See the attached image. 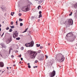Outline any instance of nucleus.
I'll return each mask as SVG.
<instances>
[{"instance_id": "29", "label": "nucleus", "mask_w": 77, "mask_h": 77, "mask_svg": "<svg viewBox=\"0 0 77 77\" xmlns=\"http://www.w3.org/2000/svg\"><path fill=\"white\" fill-rule=\"evenodd\" d=\"M28 67L29 68H31V66H30V65H29L28 66Z\"/></svg>"}, {"instance_id": "59", "label": "nucleus", "mask_w": 77, "mask_h": 77, "mask_svg": "<svg viewBox=\"0 0 77 77\" xmlns=\"http://www.w3.org/2000/svg\"><path fill=\"white\" fill-rule=\"evenodd\" d=\"M27 64H28V65H30V63H28Z\"/></svg>"}, {"instance_id": "4", "label": "nucleus", "mask_w": 77, "mask_h": 77, "mask_svg": "<svg viewBox=\"0 0 77 77\" xmlns=\"http://www.w3.org/2000/svg\"><path fill=\"white\" fill-rule=\"evenodd\" d=\"M37 54H38V53L36 52H31L29 54L31 56V58L35 59Z\"/></svg>"}, {"instance_id": "57", "label": "nucleus", "mask_w": 77, "mask_h": 77, "mask_svg": "<svg viewBox=\"0 0 77 77\" xmlns=\"http://www.w3.org/2000/svg\"><path fill=\"white\" fill-rule=\"evenodd\" d=\"M48 45H50V43H48Z\"/></svg>"}, {"instance_id": "15", "label": "nucleus", "mask_w": 77, "mask_h": 77, "mask_svg": "<svg viewBox=\"0 0 77 77\" xmlns=\"http://www.w3.org/2000/svg\"><path fill=\"white\" fill-rule=\"evenodd\" d=\"M74 38H72V37L71 38V40L70 39V41H69V40H68V41H74Z\"/></svg>"}, {"instance_id": "49", "label": "nucleus", "mask_w": 77, "mask_h": 77, "mask_svg": "<svg viewBox=\"0 0 77 77\" xmlns=\"http://www.w3.org/2000/svg\"><path fill=\"white\" fill-rule=\"evenodd\" d=\"M50 65H52V63H50Z\"/></svg>"}, {"instance_id": "46", "label": "nucleus", "mask_w": 77, "mask_h": 77, "mask_svg": "<svg viewBox=\"0 0 77 77\" xmlns=\"http://www.w3.org/2000/svg\"><path fill=\"white\" fill-rule=\"evenodd\" d=\"M21 57V55H19V57Z\"/></svg>"}, {"instance_id": "40", "label": "nucleus", "mask_w": 77, "mask_h": 77, "mask_svg": "<svg viewBox=\"0 0 77 77\" xmlns=\"http://www.w3.org/2000/svg\"><path fill=\"white\" fill-rule=\"evenodd\" d=\"M12 14V12L11 14V15H12V16H13V15H14V14Z\"/></svg>"}, {"instance_id": "21", "label": "nucleus", "mask_w": 77, "mask_h": 77, "mask_svg": "<svg viewBox=\"0 0 77 77\" xmlns=\"http://www.w3.org/2000/svg\"><path fill=\"white\" fill-rule=\"evenodd\" d=\"M12 31V29H10L9 31V32H11Z\"/></svg>"}, {"instance_id": "26", "label": "nucleus", "mask_w": 77, "mask_h": 77, "mask_svg": "<svg viewBox=\"0 0 77 77\" xmlns=\"http://www.w3.org/2000/svg\"><path fill=\"white\" fill-rule=\"evenodd\" d=\"M38 53H41V50H38Z\"/></svg>"}, {"instance_id": "34", "label": "nucleus", "mask_w": 77, "mask_h": 77, "mask_svg": "<svg viewBox=\"0 0 77 77\" xmlns=\"http://www.w3.org/2000/svg\"><path fill=\"white\" fill-rule=\"evenodd\" d=\"M34 18H35V17H31V19H32V20H33Z\"/></svg>"}, {"instance_id": "7", "label": "nucleus", "mask_w": 77, "mask_h": 77, "mask_svg": "<svg viewBox=\"0 0 77 77\" xmlns=\"http://www.w3.org/2000/svg\"><path fill=\"white\" fill-rule=\"evenodd\" d=\"M73 35L72 33L71 32H70L66 35V36H67V37H71V36H72Z\"/></svg>"}, {"instance_id": "27", "label": "nucleus", "mask_w": 77, "mask_h": 77, "mask_svg": "<svg viewBox=\"0 0 77 77\" xmlns=\"http://www.w3.org/2000/svg\"><path fill=\"white\" fill-rule=\"evenodd\" d=\"M10 27H11V29H14V26H10Z\"/></svg>"}, {"instance_id": "38", "label": "nucleus", "mask_w": 77, "mask_h": 77, "mask_svg": "<svg viewBox=\"0 0 77 77\" xmlns=\"http://www.w3.org/2000/svg\"><path fill=\"white\" fill-rule=\"evenodd\" d=\"M43 48V47H42V46H41L40 47V48L41 49L42 48Z\"/></svg>"}, {"instance_id": "3", "label": "nucleus", "mask_w": 77, "mask_h": 77, "mask_svg": "<svg viewBox=\"0 0 77 77\" xmlns=\"http://www.w3.org/2000/svg\"><path fill=\"white\" fill-rule=\"evenodd\" d=\"M58 59H60L59 60H58L57 59H56V60L57 61H58V62H63L64 60V59H65V57L63 56H62V54H59V57H58Z\"/></svg>"}, {"instance_id": "12", "label": "nucleus", "mask_w": 77, "mask_h": 77, "mask_svg": "<svg viewBox=\"0 0 77 77\" xmlns=\"http://www.w3.org/2000/svg\"><path fill=\"white\" fill-rule=\"evenodd\" d=\"M72 6H74L75 8L76 9L77 8V3H76L75 4L73 5Z\"/></svg>"}, {"instance_id": "32", "label": "nucleus", "mask_w": 77, "mask_h": 77, "mask_svg": "<svg viewBox=\"0 0 77 77\" xmlns=\"http://www.w3.org/2000/svg\"><path fill=\"white\" fill-rule=\"evenodd\" d=\"M21 15H22L20 13L19 14V17H20V16H21Z\"/></svg>"}, {"instance_id": "41", "label": "nucleus", "mask_w": 77, "mask_h": 77, "mask_svg": "<svg viewBox=\"0 0 77 77\" xmlns=\"http://www.w3.org/2000/svg\"><path fill=\"white\" fill-rule=\"evenodd\" d=\"M4 48H6V46H5V45L4 46V47H3Z\"/></svg>"}, {"instance_id": "37", "label": "nucleus", "mask_w": 77, "mask_h": 77, "mask_svg": "<svg viewBox=\"0 0 77 77\" xmlns=\"http://www.w3.org/2000/svg\"><path fill=\"white\" fill-rule=\"evenodd\" d=\"M3 35H4V32L2 34V35H1V37H2L3 36Z\"/></svg>"}, {"instance_id": "39", "label": "nucleus", "mask_w": 77, "mask_h": 77, "mask_svg": "<svg viewBox=\"0 0 77 77\" xmlns=\"http://www.w3.org/2000/svg\"><path fill=\"white\" fill-rule=\"evenodd\" d=\"M14 57V55L11 56V57H12V58H13V57Z\"/></svg>"}, {"instance_id": "60", "label": "nucleus", "mask_w": 77, "mask_h": 77, "mask_svg": "<svg viewBox=\"0 0 77 77\" xmlns=\"http://www.w3.org/2000/svg\"><path fill=\"white\" fill-rule=\"evenodd\" d=\"M7 68L8 69V67H7Z\"/></svg>"}, {"instance_id": "16", "label": "nucleus", "mask_w": 77, "mask_h": 77, "mask_svg": "<svg viewBox=\"0 0 77 77\" xmlns=\"http://www.w3.org/2000/svg\"><path fill=\"white\" fill-rule=\"evenodd\" d=\"M1 45L2 46V48H3V47H5V45H4V44H3V43H1Z\"/></svg>"}, {"instance_id": "1", "label": "nucleus", "mask_w": 77, "mask_h": 77, "mask_svg": "<svg viewBox=\"0 0 77 77\" xmlns=\"http://www.w3.org/2000/svg\"><path fill=\"white\" fill-rule=\"evenodd\" d=\"M68 22H66V21L65 23V26L66 27H69V26H71V25H72V24H73V20L72 19H70L68 20Z\"/></svg>"}, {"instance_id": "47", "label": "nucleus", "mask_w": 77, "mask_h": 77, "mask_svg": "<svg viewBox=\"0 0 77 77\" xmlns=\"http://www.w3.org/2000/svg\"><path fill=\"white\" fill-rule=\"evenodd\" d=\"M16 24H17V23H18V21H17L16 22Z\"/></svg>"}, {"instance_id": "14", "label": "nucleus", "mask_w": 77, "mask_h": 77, "mask_svg": "<svg viewBox=\"0 0 77 77\" xmlns=\"http://www.w3.org/2000/svg\"><path fill=\"white\" fill-rule=\"evenodd\" d=\"M15 36H18V33H17V31H16L15 33H14V34Z\"/></svg>"}, {"instance_id": "64", "label": "nucleus", "mask_w": 77, "mask_h": 77, "mask_svg": "<svg viewBox=\"0 0 77 77\" xmlns=\"http://www.w3.org/2000/svg\"><path fill=\"white\" fill-rule=\"evenodd\" d=\"M3 72H2V73H3Z\"/></svg>"}, {"instance_id": "56", "label": "nucleus", "mask_w": 77, "mask_h": 77, "mask_svg": "<svg viewBox=\"0 0 77 77\" xmlns=\"http://www.w3.org/2000/svg\"><path fill=\"white\" fill-rule=\"evenodd\" d=\"M38 21H40V19H38Z\"/></svg>"}, {"instance_id": "11", "label": "nucleus", "mask_w": 77, "mask_h": 77, "mask_svg": "<svg viewBox=\"0 0 77 77\" xmlns=\"http://www.w3.org/2000/svg\"><path fill=\"white\" fill-rule=\"evenodd\" d=\"M44 56L42 55L41 57L39 59V60H42L44 59Z\"/></svg>"}, {"instance_id": "19", "label": "nucleus", "mask_w": 77, "mask_h": 77, "mask_svg": "<svg viewBox=\"0 0 77 77\" xmlns=\"http://www.w3.org/2000/svg\"><path fill=\"white\" fill-rule=\"evenodd\" d=\"M16 40H20V38L18 37L17 38H16Z\"/></svg>"}, {"instance_id": "18", "label": "nucleus", "mask_w": 77, "mask_h": 77, "mask_svg": "<svg viewBox=\"0 0 77 77\" xmlns=\"http://www.w3.org/2000/svg\"><path fill=\"white\" fill-rule=\"evenodd\" d=\"M27 29H28V28H27V29H26L25 31H24V32H23V33H24V32H27Z\"/></svg>"}, {"instance_id": "51", "label": "nucleus", "mask_w": 77, "mask_h": 77, "mask_svg": "<svg viewBox=\"0 0 77 77\" xmlns=\"http://www.w3.org/2000/svg\"><path fill=\"white\" fill-rule=\"evenodd\" d=\"M19 63H21V61H20L19 62Z\"/></svg>"}, {"instance_id": "17", "label": "nucleus", "mask_w": 77, "mask_h": 77, "mask_svg": "<svg viewBox=\"0 0 77 77\" xmlns=\"http://www.w3.org/2000/svg\"><path fill=\"white\" fill-rule=\"evenodd\" d=\"M41 17H42V14H40L39 15V17L38 18H41Z\"/></svg>"}, {"instance_id": "23", "label": "nucleus", "mask_w": 77, "mask_h": 77, "mask_svg": "<svg viewBox=\"0 0 77 77\" xmlns=\"http://www.w3.org/2000/svg\"><path fill=\"white\" fill-rule=\"evenodd\" d=\"M23 23H20V26H23Z\"/></svg>"}, {"instance_id": "20", "label": "nucleus", "mask_w": 77, "mask_h": 77, "mask_svg": "<svg viewBox=\"0 0 77 77\" xmlns=\"http://www.w3.org/2000/svg\"><path fill=\"white\" fill-rule=\"evenodd\" d=\"M40 45V44H36V46L37 47H39Z\"/></svg>"}, {"instance_id": "62", "label": "nucleus", "mask_w": 77, "mask_h": 77, "mask_svg": "<svg viewBox=\"0 0 77 77\" xmlns=\"http://www.w3.org/2000/svg\"><path fill=\"white\" fill-rule=\"evenodd\" d=\"M0 36H1V35L0 34Z\"/></svg>"}, {"instance_id": "48", "label": "nucleus", "mask_w": 77, "mask_h": 77, "mask_svg": "<svg viewBox=\"0 0 77 77\" xmlns=\"http://www.w3.org/2000/svg\"><path fill=\"white\" fill-rule=\"evenodd\" d=\"M35 63H37V60H35Z\"/></svg>"}, {"instance_id": "10", "label": "nucleus", "mask_w": 77, "mask_h": 77, "mask_svg": "<svg viewBox=\"0 0 77 77\" xmlns=\"http://www.w3.org/2000/svg\"><path fill=\"white\" fill-rule=\"evenodd\" d=\"M66 21L65 20H62L60 22L61 24H63L65 23Z\"/></svg>"}, {"instance_id": "54", "label": "nucleus", "mask_w": 77, "mask_h": 77, "mask_svg": "<svg viewBox=\"0 0 77 77\" xmlns=\"http://www.w3.org/2000/svg\"><path fill=\"white\" fill-rule=\"evenodd\" d=\"M1 30H2V29L1 28H0V31H1Z\"/></svg>"}, {"instance_id": "63", "label": "nucleus", "mask_w": 77, "mask_h": 77, "mask_svg": "<svg viewBox=\"0 0 77 77\" xmlns=\"http://www.w3.org/2000/svg\"><path fill=\"white\" fill-rule=\"evenodd\" d=\"M0 71H2V70H0Z\"/></svg>"}, {"instance_id": "5", "label": "nucleus", "mask_w": 77, "mask_h": 77, "mask_svg": "<svg viewBox=\"0 0 77 77\" xmlns=\"http://www.w3.org/2000/svg\"><path fill=\"white\" fill-rule=\"evenodd\" d=\"M34 45V42L33 41H31L30 43H27L25 44V46L26 47H32Z\"/></svg>"}, {"instance_id": "13", "label": "nucleus", "mask_w": 77, "mask_h": 77, "mask_svg": "<svg viewBox=\"0 0 77 77\" xmlns=\"http://www.w3.org/2000/svg\"><path fill=\"white\" fill-rule=\"evenodd\" d=\"M4 66V64H3V63L2 62H0V66L1 67H3Z\"/></svg>"}, {"instance_id": "61", "label": "nucleus", "mask_w": 77, "mask_h": 77, "mask_svg": "<svg viewBox=\"0 0 77 77\" xmlns=\"http://www.w3.org/2000/svg\"><path fill=\"white\" fill-rule=\"evenodd\" d=\"M3 23H4V22L3 21Z\"/></svg>"}, {"instance_id": "44", "label": "nucleus", "mask_w": 77, "mask_h": 77, "mask_svg": "<svg viewBox=\"0 0 77 77\" xmlns=\"http://www.w3.org/2000/svg\"><path fill=\"white\" fill-rule=\"evenodd\" d=\"M38 7L39 8H41V6H38Z\"/></svg>"}, {"instance_id": "22", "label": "nucleus", "mask_w": 77, "mask_h": 77, "mask_svg": "<svg viewBox=\"0 0 77 77\" xmlns=\"http://www.w3.org/2000/svg\"><path fill=\"white\" fill-rule=\"evenodd\" d=\"M23 20L21 19V18H20L19 19V21H23Z\"/></svg>"}, {"instance_id": "43", "label": "nucleus", "mask_w": 77, "mask_h": 77, "mask_svg": "<svg viewBox=\"0 0 77 77\" xmlns=\"http://www.w3.org/2000/svg\"><path fill=\"white\" fill-rule=\"evenodd\" d=\"M21 60H23V58H21Z\"/></svg>"}, {"instance_id": "50", "label": "nucleus", "mask_w": 77, "mask_h": 77, "mask_svg": "<svg viewBox=\"0 0 77 77\" xmlns=\"http://www.w3.org/2000/svg\"><path fill=\"white\" fill-rule=\"evenodd\" d=\"M59 66L60 67V68H61V66L59 65Z\"/></svg>"}, {"instance_id": "2", "label": "nucleus", "mask_w": 77, "mask_h": 77, "mask_svg": "<svg viewBox=\"0 0 77 77\" xmlns=\"http://www.w3.org/2000/svg\"><path fill=\"white\" fill-rule=\"evenodd\" d=\"M30 5H28L25 6L23 7L22 8V11L24 12L29 11L30 10Z\"/></svg>"}, {"instance_id": "35", "label": "nucleus", "mask_w": 77, "mask_h": 77, "mask_svg": "<svg viewBox=\"0 0 77 77\" xmlns=\"http://www.w3.org/2000/svg\"><path fill=\"white\" fill-rule=\"evenodd\" d=\"M9 27H7L6 28V30H9Z\"/></svg>"}, {"instance_id": "53", "label": "nucleus", "mask_w": 77, "mask_h": 77, "mask_svg": "<svg viewBox=\"0 0 77 77\" xmlns=\"http://www.w3.org/2000/svg\"><path fill=\"white\" fill-rule=\"evenodd\" d=\"M37 8L38 9H39V8L38 7Z\"/></svg>"}, {"instance_id": "30", "label": "nucleus", "mask_w": 77, "mask_h": 77, "mask_svg": "<svg viewBox=\"0 0 77 77\" xmlns=\"http://www.w3.org/2000/svg\"><path fill=\"white\" fill-rule=\"evenodd\" d=\"M13 36V38H16V36H15V35H14Z\"/></svg>"}, {"instance_id": "28", "label": "nucleus", "mask_w": 77, "mask_h": 77, "mask_svg": "<svg viewBox=\"0 0 77 77\" xmlns=\"http://www.w3.org/2000/svg\"><path fill=\"white\" fill-rule=\"evenodd\" d=\"M39 14H42V12H41V11H39Z\"/></svg>"}, {"instance_id": "6", "label": "nucleus", "mask_w": 77, "mask_h": 77, "mask_svg": "<svg viewBox=\"0 0 77 77\" xmlns=\"http://www.w3.org/2000/svg\"><path fill=\"white\" fill-rule=\"evenodd\" d=\"M56 75V71L54 70H53L51 73H50V75L51 77H54V75Z\"/></svg>"}, {"instance_id": "42", "label": "nucleus", "mask_w": 77, "mask_h": 77, "mask_svg": "<svg viewBox=\"0 0 77 77\" xmlns=\"http://www.w3.org/2000/svg\"><path fill=\"white\" fill-rule=\"evenodd\" d=\"M46 59H47V58H48V56L47 55L46 56Z\"/></svg>"}, {"instance_id": "55", "label": "nucleus", "mask_w": 77, "mask_h": 77, "mask_svg": "<svg viewBox=\"0 0 77 77\" xmlns=\"http://www.w3.org/2000/svg\"><path fill=\"white\" fill-rule=\"evenodd\" d=\"M12 13L13 14H15V13L14 12H13V13L12 12Z\"/></svg>"}, {"instance_id": "45", "label": "nucleus", "mask_w": 77, "mask_h": 77, "mask_svg": "<svg viewBox=\"0 0 77 77\" xmlns=\"http://www.w3.org/2000/svg\"><path fill=\"white\" fill-rule=\"evenodd\" d=\"M1 9H5V8H3L2 7Z\"/></svg>"}, {"instance_id": "31", "label": "nucleus", "mask_w": 77, "mask_h": 77, "mask_svg": "<svg viewBox=\"0 0 77 77\" xmlns=\"http://www.w3.org/2000/svg\"><path fill=\"white\" fill-rule=\"evenodd\" d=\"M11 49H9V54H10V53H11Z\"/></svg>"}, {"instance_id": "8", "label": "nucleus", "mask_w": 77, "mask_h": 77, "mask_svg": "<svg viewBox=\"0 0 77 77\" xmlns=\"http://www.w3.org/2000/svg\"><path fill=\"white\" fill-rule=\"evenodd\" d=\"M36 2L38 4H41L42 2V0H35Z\"/></svg>"}, {"instance_id": "36", "label": "nucleus", "mask_w": 77, "mask_h": 77, "mask_svg": "<svg viewBox=\"0 0 77 77\" xmlns=\"http://www.w3.org/2000/svg\"><path fill=\"white\" fill-rule=\"evenodd\" d=\"M11 25H13V22L11 21Z\"/></svg>"}, {"instance_id": "9", "label": "nucleus", "mask_w": 77, "mask_h": 77, "mask_svg": "<svg viewBox=\"0 0 77 77\" xmlns=\"http://www.w3.org/2000/svg\"><path fill=\"white\" fill-rule=\"evenodd\" d=\"M12 38H8V40H7V44H9V43H10L11 41H12Z\"/></svg>"}, {"instance_id": "24", "label": "nucleus", "mask_w": 77, "mask_h": 77, "mask_svg": "<svg viewBox=\"0 0 77 77\" xmlns=\"http://www.w3.org/2000/svg\"><path fill=\"white\" fill-rule=\"evenodd\" d=\"M21 50H24V47H21Z\"/></svg>"}, {"instance_id": "58", "label": "nucleus", "mask_w": 77, "mask_h": 77, "mask_svg": "<svg viewBox=\"0 0 77 77\" xmlns=\"http://www.w3.org/2000/svg\"><path fill=\"white\" fill-rule=\"evenodd\" d=\"M15 66V65H13L14 66Z\"/></svg>"}, {"instance_id": "52", "label": "nucleus", "mask_w": 77, "mask_h": 77, "mask_svg": "<svg viewBox=\"0 0 77 77\" xmlns=\"http://www.w3.org/2000/svg\"><path fill=\"white\" fill-rule=\"evenodd\" d=\"M2 27V25L0 24V27Z\"/></svg>"}, {"instance_id": "33", "label": "nucleus", "mask_w": 77, "mask_h": 77, "mask_svg": "<svg viewBox=\"0 0 77 77\" xmlns=\"http://www.w3.org/2000/svg\"><path fill=\"white\" fill-rule=\"evenodd\" d=\"M38 68V66H33L34 68Z\"/></svg>"}, {"instance_id": "25", "label": "nucleus", "mask_w": 77, "mask_h": 77, "mask_svg": "<svg viewBox=\"0 0 77 77\" xmlns=\"http://www.w3.org/2000/svg\"><path fill=\"white\" fill-rule=\"evenodd\" d=\"M72 12H71L70 14H69V16H71V15H72Z\"/></svg>"}]
</instances>
